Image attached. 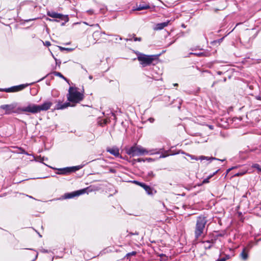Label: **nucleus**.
<instances>
[{
	"label": "nucleus",
	"instance_id": "obj_1",
	"mask_svg": "<svg viewBox=\"0 0 261 261\" xmlns=\"http://www.w3.org/2000/svg\"><path fill=\"white\" fill-rule=\"evenodd\" d=\"M53 103L50 101H45L41 105H36L32 103H28L27 106L17 108L16 111L13 110L17 106V102H13L10 105H3L0 108L5 111V114L9 115L12 113H24L28 115L30 113L37 114L41 111H46L49 110Z\"/></svg>",
	"mask_w": 261,
	"mask_h": 261
},
{
	"label": "nucleus",
	"instance_id": "obj_2",
	"mask_svg": "<svg viewBox=\"0 0 261 261\" xmlns=\"http://www.w3.org/2000/svg\"><path fill=\"white\" fill-rule=\"evenodd\" d=\"M157 150V149H152L149 151L147 150L146 149L143 148L140 145H137L135 144L130 147L127 148L126 149V153L130 155V156H141L143 155L146 154H158L160 153V151H155Z\"/></svg>",
	"mask_w": 261,
	"mask_h": 261
},
{
	"label": "nucleus",
	"instance_id": "obj_3",
	"mask_svg": "<svg viewBox=\"0 0 261 261\" xmlns=\"http://www.w3.org/2000/svg\"><path fill=\"white\" fill-rule=\"evenodd\" d=\"M207 222V218L204 216L200 215L197 217L194 230L196 239H198L203 233Z\"/></svg>",
	"mask_w": 261,
	"mask_h": 261
},
{
	"label": "nucleus",
	"instance_id": "obj_4",
	"mask_svg": "<svg viewBox=\"0 0 261 261\" xmlns=\"http://www.w3.org/2000/svg\"><path fill=\"white\" fill-rule=\"evenodd\" d=\"M84 99V95L77 91L76 88L70 87L67 94V99L72 103H79Z\"/></svg>",
	"mask_w": 261,
	"mask_h": 261
},
{
	"label": "nucleus",
	"instance_id": "obj_5",
	"mask_svg": "<svg viewBox=\"0 0 261 261\" xmlns=\"http://www.w3.org/2000/svg\"><path fill=\"white\" fill-rule=\"evenodd\" d=\"M137 59L140 61L143 67L150 65L154 60V56L146 55L139 52L136 53Z\"/></svg>",
	"mask_w": 261,
	"mask_h": 261
},
{
	"label": "nucleus",
	"instance_id": "obj_6",
	"mask_svg": "<svg viewBox=\"0 0 261 261\" xmlns=\"http://www.w3.org/2000/svg\"><path fill=\"white\" fill-rule=\"evenodd\" d=\"M88 188L82 189L79 190L75 191L70 193H66L63 196L64 199H71L81 195L84 194L87 192Z\"/></svg>",
	"mask_w": 261,
	"mask_h": 261
},
{
	"label": "nucleus",
	"instance_id": "obj_7",
	"mask_svg": "<svg viewBox=\"0 0 261 261\" xmlns=\"http://www.w3.org/2000/svg\"><path fill=\"white\" fill-rule=\"evenodd\" d=\"M134 182L143 188L148 195H153L156 193L155 190H154L153 188L143 182H139L137 180H134Z\"/></svg>",
	"mask_w": 261,
	"mask_h": 261
},
{
	"label": "nucleus",
	"instance_id": "obj_8",
	"mask_svg": "<svg viewBox=\"0 0 261 261\" xmlns=\"http://www.w3.org/2000/svg\"><path fill=\"white\" fill-rule=\"evenodd\" d=\"M29 84H21L17 86H14L8 88H4V92H15L21 91L28 86Z\"/></svg>",
	"mask_w": 261,
	"mask_h": 261
},
{
	"label": "nucleus",
	"instance_id": "obj_9",
	"mask_svg": "<svg viewBox=\"0 0 261 261\" xmlns=\"http://www.w3.org/2000/svg\"><path fill=\"white\" fill-rule=\"evenodd\" d=\"M47 15L53 18H57L62 20H64L65 22H68L69 20L68 15H64L55 12H48Z\"/></svg>",
	"mask_w": 261,
	"mask_h": 261
},
{
	"label": "nucleus",
	"instance_id": "obj_10",
	"mask_svg": "<svg viewBox=\"0 0 261 261\" xmlns=\"http://www.w3.org/2000/svg\"><path fill=\"white\" fill-rule=\"evenodd\" d=\"M252 246L250 245L249 247H244L242 251L240 254V258L243 260H247L248 258V252L249 250V248H251Z\"/></svg>",
	"mask_w": 261,
	"mask_h": 261
},
{
	"label": "nucleus",
	"instance_id": "obj_11",
	"mask_svg": "<svg viewBox=\"0 0 261 261\" xmlns=\"http://www.w3.org/2000/svg\"><path fill=\"white\" fill-rule=\"evenodd\" d=\"M150 8L149 4L143 3L140 4L139 5H137L136 7H134L133 11H141L143 10H146Z\"/></svg>",
	"mask_w": 261,
	"mask_h": 261
},
{
	"label": "nucleus",
	"instance_id": "obj_12",
	"mask_svg": "<svg viewBox=\"0 0 261 261\" xmlns=\"http://www.w3.org/2000/svg\"><path fill=\"white\" fill-rule=\"evenodd\" d=\"M107 151L116 157H118L120 155L119 150L117 147L108 148Z\"/></svg>",
	"mask_w": 261,
	"mask_h": 261
},
{
	"label": "nucleus",
	"instance_id": "obj_13",
	"mask_svg": "<svg viewBox=\"0 0 261 261\" xmlns=\"http://www.w3.org/2000/svg\"><path fill=\"white\" fill-rule=\"evenodd\" d=\"M170 22V20H167L166 22L159 23L155 25V27L154 28V30H161L163 29L165 27H167Z\"/></svg>",
	"mask_w": 261,
	"mask_h": 261
},
{
	"label": "nucleus",
	"instance_id": "obj_14",
	"mask_svg": "<svg viewBox=\"0 0 261 261\" xmlns=\"http://www.w3.org/2000/svg\"><path fill=\"white\" fill-rule=\"evenodd\" d=\"M55 169H57L58 170V171L56 173L57 174L66 175L70 173V169L68 167L59 169L55 168Z\"/></svg>",
	"mask_w": 261,
	"mask_h": 261
},
{
	"label": "nucleus",
	"instance_id": "obj_15",
	"mask_svg": "<svg viewBox=\"0 0 261 261\" xmlns=\"http://www.w3.org/2000/svg\"><path fill=\"white\" fill-rule=\"evenodd\" d=\"M70 106V103L69 102H66L64 103L59 102L56 105V108L57 110H63Z\"/></svg>",
	"mask_w": 261,
	"mask_h": 261
},
{
	"label": "nucleus",
	"instance_id": "obj_16",
	"mask_svg": "<svg viewBox=\"0 0 261 261\" xmlns=\"http://www.w3.org/2000/svg\"><path fill=\"white\" fill-rule=\"evenodd\" d=\"M199 159H200V160H210L211 161L212 160H218V161H220L221 162H223L224 161H225V160H220V159H218L215 157H208V156H203V155H201Z\"/></svg>",
	"mask_w": 261,
	"mask_h": 261
},
{
	"label": "nucleus",
	"instance_id": "obj_17",
	"mask_svg": "<svg viewBox=\"0 0 261 261\" xmlns=\"http://www.w3.org/2000/svg\"><path fill=\"white\" fill-rule=\"evenodd\" d=\"M84 166V165H81L73 167H69L70 173L75 172L81 168H82Z\"/></svg>",
	"mask_w": 261,
	"mask_h": 261
},
{
	"label": "nucleus",
	"instance_id": "obj_18",
	"mask_svg": "<svg viewBox=\"0 0 261 261\" xmlns=\"http://www.w3.org/2000/svg\"><path fill=\"white\" fill-rule=\"evenodd\" d=\"M53 74H54L55 75L59 76L63 80H64L67 83H68V84H70L69 83V80L67 79L66 77H65L64 75H63L61 73L57 71H54L53 72Z\"/></svg>",
	"mask_w": 261,
	"mask_h": 261
},
{
	"label": "nucleus",
	"instance_id": "obj_19",
	"mask_svg": "<svg viewBox=\"0 0 261 261\" xmlns=\"http://www.w3.org/2000/svg\"><path fill=\"white\" fill-rule=\"evenodd\" d=\"M105 34V32H100L99 31H95L93 33L92 36L94 40H97V38L100 36L101 34Z\"/></svg>",
	"mask_w": 261,
	"mask_h": 261
},
{
	"label": "nucleus",
	"instance_id": "obj_20",
	"mask_svg": "<svg viewBox=\"0 0 261 261\" xmlns=\"http://www.w3.org/2000/svg\"><path fill=\"white\" fill-rule=\"evenodd\" d=\"M252 167L256 169L258 173H261V166L258 164H254L252 165Z\"/></svg>",
	"mask_w": 261,
	"mask_h": 261
},
{
	"label": "nucleus",
	"instance_id": "obj_21",
	"mask_svg": "<svg viewBox=\"0 0 261 261\" xmlns=\"http://www.w3.org/2000/svg\"><path fill=\"white\" fill-rule=\"evenodd\" d=\"M136 254H137L136 251H132L131 252L127 253L126 254V255L125 256V257L127 259H128L130 256H135L136 255Z\"/></svg>",
	"mask_w": 261,
	"mask_h": 261
},
{
	"label": "nucleus",
	"instance_id": "obj_22",
	"mask_svg": "<svg viewBox=\"0 0 261 261\" xmlns=\"http://www.w3.org/2000/svg\"><path fill=\"white\" fill-rule=\"evenodd\" d=\"M187 155H188V156H189L191 159V160H196L197 161L198 160H200L199 158L201 156H200L199 158H197V156H195V155H191V154H186Z\"/></svg>",
	"mask_w": 261,
	"mask_h": 261
},
{
	"label": "nucleus",
	"instance_id": "obj_23",
	"mask_svg": "<svg viewBox=\"0 0 261 261\" xmlns=\"http://www.w3.org/2000/svg\"><path fill=\"white\" fill-rule=\"evenodd\" d=\"M213 177V175H210L207 178L204 179L202 181V184H206L209 182V180Z\"/></svg>",
	"mask_w": 261,
	"mask_h": 261
},
{
	"label": "nucleus",
	"instance_id": "obj_24",
	"mask_svg": "<svg viewBox=\"0 0 261 261\" xmlns=\"http://www.w3.org/2000/svg\"><path fill=\"white\" fill-rule=\"evenodd\" d=\"M59 47L60 48V50L61 51L67 50L68 51H71L73 50V49L71 48H65V47H61V46H59Z\"/></svg>",
	"mask_w": 261,
	"mask_h": 261
},
{
	"label": "nucleus",
	"instance_id": "obj_25",
	"mask_svg": "<svg viewBox=\"0 0 261 261\" xmlns=\"http://www.w3.org/2000/svg\"><path fill=\"white\" fill-rule=\"evenodd\" d=\"M44 160H45V161L47 160V158H45L44 156H43V157L39 156L37 160H36V161H38L41 163H42V162Z\"/></svg>",
	"mask_w": 261,
	"mask_h": 261
},
{
	"label": "nucleus",
	"instance_id": "obj_26",
	"mask_svg": "<svg viewBox=\"0 0 261 261\" xmlns=\"http://www.w3.org/2000/svg\"><path fill=\"white\" fill-rule=\"evenodd\" d=\"M246 173V171H242V172H238V173H236L234 174V176H242L244 174H245V173Z\"/></svg>",
	"mask_w": 261,
	"mask_h": 261
},
{
	"label": "nucleus",
	"instance_id": "obj_27",
	"mask_svg": "<svg viewBox=\"0 0 261 261\" xmlns=\"http://www.w3.org/2000/svg\"><path fill=\"white\" fill-rule=\"evenodd\" d=\"M139 233L137 231H135V232H129L127 236V237H128V236L130 237L133 235L138 236V235H139Z\"/></svg>",
	"mask_w": 261,
	"mask_h": 261
},
{
	"label": "nucleus",
	"instance_id": "obj_28",
	"mask_svg": "<svg viewBox=\"0 0 261 261\" xmlns=\"http://www.w3.org/2000/svg\"><path fill=\"white\" fill-rule=\"evenodd\" d=\"M190 55H195L199 57L204 56H205V54L204 53H190Z\"/></svg>",
	"mask_w": 261,
	"mask_h": 261
},
{
	"label": "nucleus",
	"instance_id": "obj_29",
	"mask_svg": "<svg viewBox=\"0 0 261 261\" xmlns=\"http://www.w3.org/2000/svg\"><path fill=\"white\" fill-rule=\"evenodd\" d=\"M54 59L56 61V65H58L59 67H60L61 64V61H60V60H57L55 57H54L53 56Z\"/></svg>",
	"mask_w": 261,
	"mask_h": 261
},
{
	"label": "nucleus",
	"instance_id": "obj_30",
	"mask_svg": "<svg viewBox=\"0 0 261 261\" xmlns=\"http://www.w3.org/2000/svg\"><path fill=\"white\" fill-rule=\"evenodd\" d=\"M147 176L150 177H153L154 176L153 172L152 171H149L147 173Z\"/></svg>",
	"mask_w": 261,
	"mask_h": 261
},
{
	"label": "nucleus",
	"instance_id": "obj_31",
	"mask_svg": "<svg viewBox=\"0 0 261 261\" xmlns=\"http://www.w3.org/2000/svg\"><path fill=\"white\" fill-rule=\"evenodd\" d=\"M135 161H136L138 162H144L145 161V159H143L142 158H138L137 160H135Z\"/></svg>",
	"mask_w": 261,
	"mask_h": 261
},
{
	"label": "nucleus",
	"instance_id": "obj_32",
	"mask_svg": "<svg viewBox=\"0 0 261 261\" xmlns=\"http://www.w3.org/2000/svg\"><path fill=\"white\" fill-rule=\"evenodd\" d=\"M237 168V167H236V166H235V167H231V168H230L226 170V173H227H227H229L231 170H232V169H235V168Z\"/></svg>",
	"mask_w": 261,
	"mask_h": 261
},
{
	"label": "nucleus",
	"instance_id": "obj_33",
	"mask_svg": "<svg viewBox=\"0 0 261 261\" xmlns=\"http://www.w3.org/2000/svg\"><path fill=\"white\" fill-rule=\"evenodd\" d=\"M141 40H142V39L140 37H134V40L135 41H141Z\"/></svg>",
	"mask_w": 261,
	"mask_h": 261
},
{
	"label": "nucleus",
	"instance_id": "obj_34",
	"mask_svg": "<svg viewBox=\"0 0 261 261\" xmlns=\"http://www.w3.org/2000/svg\"><path fill=\"white\" fill-rule=\"evenodd\" d=\"M154 119L153 118L150 117L148 118V121H149L150 123H153L154 121Z\"/></svg>",
	"mask_w": 261,
	"mask_h": 261
},
{
	"label": "nucleus",
	"instance_id": "obj_35",
	"mask_svg": "<svg viewBox=\"0 0 261 261\" xmlns=\"http://www.w3.org/2000/svg\"><path fill=\"white\" fill-rule=\"evenodd\" d=\"M169 155L168 154H162L160 156V158H165L167 156H168Z\"/></svg>",
	"mask_w": 261,
	"mask_h": 261
},
{
	"label": "nucleus",
	"instance_id": "obj_36",
	"mask_svg": "<svg viewBox=\"0 0 261 261\" xmlns=\"http://www.w3.org/2000/svg\"><path fill=\"white\" fill-rule=\"evenodd\" d=\"M230 255L228 254H225V256L223 257L225 259H226V260L230 258Z\"/></svg>",
	"mask_w": 261,
	"mask_h": 261
},
{
	"label": "nucleus",
	"instance_id": "obj_37",
	"mask_svg": "<svg viewBox=\"0 0 261 261\" xmlns=\"http://www.w3.org/2000/svg\"><path fill=\"white\" fill-rule=\"evenodd\" d=\"M204 243H208V244H211L213 243V240H207V241H204Z\"/></svg>",
	"mask_w": 261,
	"mask_h": 261
},
{
	"label": "nucleus",
	"instance_id": "obj_38",
	"mask_svg": "<svg viewBox=\"0 0 261 261\" xmlns=\"http://www.w3.org/2000/svg\"><path fill=\"white\" fill-rule=\"evenodd\" d=\"M44 45H46V46H50V45H51V44H50V42L47 41H45V42L44 43Z\"/></svg>",
	"mask_w": 261,
	"mask_h": 261
},
{
	"label": "nucleus",
	"instance_id": "obj_39",
	"mask_svg": "<svg viewBox=\"0 0 261 261\" xmlns=\"http://www.w3.org/2000/svg\"><path fill=\"white\" fill-rule=\"evenodd\" d=\"M216 261H226V259L223 257L218 258Z\"/></svg>",
	"mask_w": 261,
	"mask_h": 261
},
{
	"label": "nucleus",
	"instance_id": "obj_40",
	"mask_svg": "<svg viewBox=\"0 0 261 261\" xmlns=\"http://www.w3.org/2000/svg\"><path fill=\"white\" fill-rule=\"evenodd\" d=\"M21 153L25 154L27 155H29V154L28 152H27L24 150H23L22 149H21Z\"/></svg>",
	"mask_w": 261,
	"mask_h": 261
},
{
	"label": "nucleus",
	"instance_id": "obj_41",
	"mask_svg": "<svg viewBox=\"0 0 261 261\" xmlns=\"http://www.w3.org/2000/svg\"><path fill=\"white\" fill-rule=\"evenodd\" d=\"M37 257H38V253H37L35 254V257H34V259H32V261H35V260L37 258Z\"/></svg>",
	"mask_w": 261,
	"mask_h": 261
},
{
	"label": "nucleus",
	"instance_id": "obj_42",
	"mask_svg": "<svg viewBox=\"0 0 261 261\" xmlns=\"http://www.w3.org/2000/svg\"><path fill=\"white\" fill-rule=\"evenodd\" d=\"M145 161H147L148 162H150V161H153V159L151 158H146V159H145Z\"/></svg>",
	"mask_w": 261,
	"mask_h": 261
},
{
	"label": "nucleus",
	"instance_id": "obj_43",
	"mask_svg": "<svg viewBox=\"0 0 261 261\" xmlns=\"http://www.w3.org/2000/svg\"><path fill=\"white\" fill-rule=\"evenodd\" d=\"M255 98L257 100H261V96L258 95L255 96Z\"/></svg>",
	"mask_w": 261,
	"mask_h": 261
},
{
	"label": "nucleus",
	"instance_id": "obj_44",
	"mask_svg": "<svg viewBox=\"0 0 261 261\" xmlns=\"http://www.w3.org/2000/svg\"><path fill=\"white\" fill-rule=\"evenodd\" d=\"M116 40H118V38H119V40H122V38L119 37V36H116Z\"/></svg>",
	"mask_w": 261,
	"mask_h": 261
},
{
	"label": "nucleus",
	"instance_id": "obj_45",
	"mask_svg": "<svg viewBox=\"0 0 261 261\" xmlns=\"http://www.w3.org/2000/svg\"><path fill=\"white\" fill-rule=\"evenodd\" d=\"M89 14H91L93 13V11L92 10H89L87 11Z\"/></svg>",
	"mask_w": 261,
	"mask_h": 261
},
{
	"label": "nucleus",
	"instance_id": "obj_46",
	"mask_svg": "<svg viewBox=\"0 0 261 261\" xmlns=\"http://www.w3.org/2000/svg\"><path fill=\"white\" fill-rule=\"evenodd\" d=\"M217 74H218V75H221V74H223V72H222V71H217Z\"/></svg>",
	"mask_w": 261,
	"mask_h": 261
},
{
	"label": "nucleus",
	"instance_id": "obj_47",
	"mask_svg": "<svg viewBox=\"0 0 261 261\" xmlns=\"http://www.w3.org/2000/svg\"><path fill=\"white\" fill-rule=\"evenodd\" d=\"M224 38H222L221 39H218L217 41H218L219 43H220L223 39Z\"/></svg>",
	"mask_w": 261,
	"mask_h": 261
},
{
	"label": "nucleus",
	"instance_id": "obj_48",
	"mask_svg": "<svg viewBox=\"0 0 261 261\" xmlns=\"http://www.w3.org/2000/svg\"><path fill=\"white\" fill-rule=\"evenodd\" d=\"M219 171V169L217 170V171H216L215 172H214L212 175H213V176L216 174L218 171Z\"/></svg>",
	"mask_w": 261,
	"mask_h": 261
},
{
	"label": "nucleus",
	"instance_id": "obj_49",
	"mask_svg": "<svg viewBox=\"0 0 261 261\" xmlns=\"http://www.w3.org/2000/svg\"><path fill=\"white\" fill-rule=\"evenodd\" d=\"M212 246V245L210 244V245H208V246L206 247V248L209 249L211 248Z\"/></svg>",
	"mask_w": 261,
	"mask_h": 261
},
{
	"label": "nucleus",
	"instance_id": "obj_50",
	"mask_svg": "<svg viewBox=\"0 0 261 261\" xmlns=\"http://www.w3.org/2000/svg\"><path fill=\"white\" fill-rule=\"evenodd\" d=\"M110 172H111V173H115V169H111V170H110Z\"/></svg>",
	"mask_w": 261,
	"mask_h": 261
},
{
	"label": "nucleus",
	"instance_id": "obj_51",
	"mask_svg": "<svg viewBox=\"0 0 261 261\" xmlns=\"http://www.w3.org/2000/svg\"><path fill=\"white\" fill-rule=\"evenodd\" d=\"M46 76H47V75H46V76H45L43 77L42 79H41L40 80H38L37 82H39V81H42V80H44V79L46 77Z\"/></svg>",
	"mask_w": 261,
	"mask_h": 261
},
{
	"label": "nucleus",
	"instance_id": "obj_52",
	"mask_svg": "<svg viewBox=\"0 0 261 261\" xmlns=\"http://www.w3.org/2000/svg\"><path fill=\"white\" fill-rule=\"evenodd\" d=\"M34 19H30L25 20V21L27 22H28V21H31V20H34Z\"/></svg>",
	"mask_w": 261,
	"mask_h": 261
},
{
	"label": "nucleus",
	"instance_id": "obj_53",
	"mask_svg": "<svg viewBox=\"0 0 261 261\" xmlns=\"http://www.w3.org/2000/svg\"><path fill=\"white\" fill-rule=\"evenodd\" d=\"M89 79H90V80H92L93 79V76L92 75H90L89 76Z\"/></svg>",
	"mask_w": 261,
	"mask_h": 261
},
{
	"label": "nucleus",
	"instance_id": "obj_54",
	"mask_svg": "<svg viewBox=\"0 0 261 261\" xmlns=\"http://www.w3.org/2000/svg\"><path fill=\"white\" fill-rule=\"evenodd\" d=\"M4 88H0V91L4 92Z\"/></svg>",
	"mask_w": 261,
	"mask_h": 261
},
{
	"label": "nucleus",
	"instance_id": "obj_55",
	"mask_svg": "<svg viewBox=\"0 0 261 261\" xmlns=\"http://www.w3.org/2000/svg\"><path fill=\"white\" fill-rule=\"evenodd\" d=\"M181 27H183V28H186V25H185L184 24H182L181 25Z\"/></svg>",
	"mask_w": 261,
	"mask_h": 261
},
{
	"label": "nucleus",
	"instance_id": "obj_56",
	"mask_svg": "<svg viewBox=\"0 0 261 261\" xmlns=\"http://www.w3.org/2000/svg\"><path fill=\"white\" fill-rule=\"evenodd\" d=\"M173 86H178V84H176V83L174 84H173Z\"/></svg>",
	"mask_w": 261,
	"mask_h": 261
},
{
	"label": "nucleus",
	"instance_id": "obj_57",
	"mask_svg": "<svg viewBox=\"0 0 261 261\" xmlns=\"http://www.w3.org/2000/svg\"><path fill=\"white\" fill-rule=\"evenodd\" d=\"M210 128L211 129H213V126L210 125Z\"/></svg>",
	"mask_w": 261,
	"mask_h": 261
},
{
	"label": "nucleus",
	"instance_id": "obj_58",
	"mask_svg": "<svg viewBox=\"0 0 261 261\" xmlns=\"http://www.w3.org/2000/svg\"><path fill=\"white\" fill-rule=\"evenodd\" d=\"M223 81H224V82H226V77H225V78L224 79V80H223Z\"/></svg>",
	"mask_w": 261,
	"mask_h": 261
},
{
	"label": "nucleus",
	"instance_id": "obj_59",
	"mask_svg": "<svg viewBox=\"0 0 261 261\" xmlns=\"http://www.w3.org/2000/svg\"><path fill=\"white\" fill-rule=\"evenodd\" d=\"M65 23H66V22H65V21L64 22H63V23H62V25H64Z\"/></svg>",
	"mask_w": 261,
	"mask_h": 261
},
{
	"label": "nucleus",
	"instance_id": "obj_60",
	"mask_svg": "<svg viewBox=\"0 0 261 261\" xmlns=\"http://www.w3.org/2000/svg\"><path fill=\"white\" fill-rule=\"evenodd\" d=\"M164 255H164V254H161V255H160V256H164Z\"/></svg>",
	"mask_w": 261,
	"mask_h": 261
},
{
	"label": "nucleus",
	"instance_id": "obj_61",
	"mask_svg": "<svg viewBox=\"0 0 261 261\" xmlns=\"http://www.w3.org/2000/svg\"><path fill=\"white\" fill-rule=\"evenodd\" d=\"M46 166H47V167H49V168H51V166H48V165H46Z\"/></svg>",
	"mask_w": 261,
	"mask_h": 261
},
{
	"label": "nucleus",
	"instance_id": "obj_62",
	"mask_svg": "<svg viewBox=\"0 0 261 261\" xmlns=\"http://www.w3.org/2000/svg\"><path fill=\"white\" fill-rule=\"evenodd\" d=\"M46 166H47V167H49V168H51V166H48V165H46Z\"/></svg>",
	"mask_w": 261,
	"mask_h": 261
},
{
	"label": "nucleus",
	"instance_id": "obj_63",
	"mask_svg": "<svg viewBox=\"0 0 261 261\" xmlns=\"http://www.w3.org/2000/svg\"><path fill=\"white\" fill-rule=\"evenodd\" d=\"M46 166H47V167H49V168H51V166H48V165H46Z\"/></svg>",
	"mask_w": 261,
	"mask_h": 261
},
{
	"label": "nucleus",
	"instance_id": "obj_64",
	"mask_svg": "<svg viewBox=\"0 0 261 261\" xmlns=\"http://www.w3.org/2000/svg\"><path fill=\"white\" fill-rule=\"evenodd\" d=\"M163 149H164L163 148H161V149H160V150H163Z\"/></svg>",
	"mask_w": 261,
	"mask_h": 261
}]
</instances>
